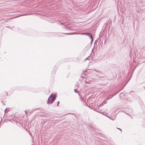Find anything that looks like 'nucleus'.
Wrapping results in <instances>:
<instances>
[{
	"instance_id": "4",
	"label": "nucleus",
	"mask_w": 145,
	"mask_h": 145,
	"mask_svg": "<svg viewBox=\"0 0 145 145\" xmlns=\"http://www.w3.org/2000/svg\"><path fill=\"white\" fill-rule=\"evenodd\" d=\"M63 29L65 30H67L68 31H69L70 30V29L67 27H63Z\"/></svg>"
},
{
	"instance_id": "2",
	"label": "nucleus",
	"mask_w": 145,
	"mask_h": 145,
	"mask_svg": "<svg viewBox=\"0 0 145 145\" xmlns=\"http://www.w3.org/2000/svg\"><path fill=\"white\" fill-rule=\"evenodd\" d=\"M56 99V95L55 94L52 95L51 94L48 99L47 103L48 105L51 104Z\"/></svg>"
},
{
	"instance_id": "14",
	"label": "nucleus",
	"mask_w": 145,
	"mask_h": 145,
	"mask_svg": "<svg viewBox=\"0 0 145 145\" xmlns=\"http://www.w3.org/2000/svg\"><path fill=\"white\" fill-rule=\"evenodd\" d=\"M7 27V28H10V26H7L6 27Z\"/></svg>"
},
{
	"instance_id": "8",
	"label": "nucleus",
	"mask_w": 145,
	"mask_h": 145,
	"mask_svg": "<svg viewBox=\"0 0 145 145\" xmlns=\"http://www.w3.org/2000/svg\"><path fill=\"white\" fill-rule=\"evenodd\" d=\"M59 101H58L57 103V106H58L59 105Z\"/></svg>"
},
{
	"instance_id": "13",
	"label": "nucleus",
	"mask_w": 145,
	"mask_h": 145,
	"mask_svg": "<svg viewBox=\"0 0 145 145\" xmlns=\"http://www.w3.org/2000/svg\"><path fill=\"white\" fill-rule=\"evenodd\" d=\"M27 15V14H22V15L21 16H25V15Z\"/></svg>"
},
{
	"instance_id": "15",
	"label": "nucleus",
	"mask_w": 145,
	"mask_h": 145,
	"mask_svg": "<svg viewBox=\"0 0 145 145\" xmlns=\"http://www.w3.org/2000/svg\"><path fill=\"white\" fill-rule=\"evenodd\" d=\"M81 101H83V99L82 98H81Z\"/></svg>"
},
{
	"instance_id": "7",
	"label": "nucleus",
	"mask_w": 145,
	"mask_h": 145,
	"mask_svg": "<svg viewBox=\"0 0 145 145\" xmlns=\"http://www.w3.org/2000/svg\"><path fill=\"white\" fill-rule=\"evenodd\" d=\"M103 104H106V102L105 101L103 102Z\"/></svg>"
},
{
	"instance_id": "3",
	"label": "nucleus",
	"mask_w": 145,
	"mask_h": 145,
	"mask_svg": "<svg viewBox=\"0 0 145 145\" xmlns=\"http://www.w3.org/2000/svg\"><path fill=\"white\" fill-rule=\"evenodd\" d=\"M114 95H110V96H109V97H107L105 100H109V99H111L112 98V97H113V96H114Z\"/></svg>"
},
{
	"instance_id": "19",
	"label": "nucleus",
	"mask_w": 145,
	"mask_h": 145,
	"mask_svg": "<svg viewBox=\"0 0 145 145\" xmlns=\"http://www.w3.org/2000/svg\"><path fill=\"white\" fill-rule=\"evenodd\" d=\"M86 106H88V105H87V104H86Z\"/></svg>"
},
{
	"instance_id": "11",
	"label": "nucleus",
	"mask_w": 145,
	"mask_h": 145,
	"mask_svg": "<svg viewBox=\"0 0 145 145\" xmlns=\"http://www.w3.org/2000/svg\"><path fill=\"white\" fill-rule=\"evenodd\" d=\"M117 129H118L120 130H121V131H122V130H121V129L119 128H117Z\"/></svg>"
},
{
	"instance_id": "5",
	"label": "nucleus",
	"mask_w": 145,
	"mask_h": 145,
	"mask_svg": "<svg viewBox=\"0 0 145 145\" xmlns=\"http://www.w3.org/2000/svg\"><path fill=\"white\" fill-rule=\"evenodd\" d=\"M52 74H55L56 73V71H52Z\"/></svg>"
},
{
	"instance_id": "26",
	"label": "nucleus",
	"mask_w": 145,
	"mask_h": 145,
	"mask_svg": "<svg viewBox=\"0 0 145 145\" xmlns=\"http://www.w3.org/2000/svg\"><path fill=\"white\" fill-rule=\"evenodd\" d=\"M1 121H0V123H1Z\"/></svg>"
},
{
	"instance_id": "21",
	"label": "nucleus",
	"mask_w": 145,
	"mask_h": 145,
	"mask_svg": "<svg viewBox=\"0 0 145 145\" xmlns=\"http://www.w3.org/2000/svg\"><path fill=\"white\" fill-rule=\"evenodd\" d=\"M96 41H97L96 40H95V43L96 42Z\"/></svg>"
},
{
	"instance_id": "10",
	"label": "nucleus",
	"mask_w": 145,
	"mask_h": 145,
	"mask_svg": "<svg viewBox=\"0 0 145 145\" xmlns=\"http://www.w3.org/2000/svg\"><path fill=\"white\" fill-rule=\"evenodd\" d=\"M25 113L27 115V113L28 112H27L25 111Z\"/></svg>"
},
{
	"instance_id": "22",
	"label": "nucleus",
	"mask_w": 145,
	"mask_h": 145,
	"mask_svg": "<svg viewBox=\"0 0 145 145\" xmlns=\"http://www.w3.org/2000/svg\"><path fill=\"white\" fill-rule=\"evenodd\" d=\"M93 48L92 50V51L93 52Z\"/></svg>"
},
{
	"instance_id": "6",
	"label": "nucleus",
	"mask_w": 145,
	"mask_h": 145,
	"mask_svg": "<svg viewBox=\"0 0 145 145\" xmlns=\"http://www.w3.org/2000/svg\"><path fill=\"white\" fill-rule=\"evenodd\" d=\"M77 89H74V91L75 92V93H77Z\"/></svg>"
},
{
	"instance_id": "25",
	"label": "nucleus",
	"mask_w": 145,
	"mask_h": 145,
	"mask_svg": "<svg viewBox=\"0 0 145 145\" xmlns=\"http://www.w3.org/2000/svg\"><path fill=\"white\" fill-rule=\"evenodd\" d=\"M97 111L99 112L97 110Z\"/></svg>"
},
{
	"instance_id": "9",
	"label": "nucleus",
	"mask_w": 145,
	"mask_h": 145,
	"mask_svg": "<svg viewBox=\"0 0 145 145\" xmlns=\"http://www.w3.org/2000/svg\"><path fill=\"white\" fill-rule=\"evenodd\" d=\"M103 104L102 103V104H100V106H103Z\"/></svg>"
},
{
	"instance_id": "18",
	"label": "nucleus",
	"mask_w": 145,
	"mask_h": 145,
	"mask_svg": "<svg viewBox=\"0 0 145 145\" xmlns=\"http://www.w3.org/2000/svg\"><path fill=\"white\" fill-rule=\"evenodd\" d=\"M1 102H2V104H3V103H4V102L3 101H2Z\"/></svg>"
},
{
	"instance_id": "24",
	"label": "nucleus",
	"mask_w": 145,
	"mask_h": 145,
	"mask_svg": "<svg viewBox=\"0 0 145 145\" xmlns=\"http://www.w3.org/2000/svg\"><path fill=\"white\" fill-rule=\"evenodd\" d=\"M12 28H11V29L12 30Z\"/></svg>"
},
{
	"instance_id": "20",
	"label": "nucleus",
	"mask_w": 145,
	"mask_h": 145,
	"mask_svg": "<svg viewBox=\"0 0 145 145\" xmlns=\"http://www.w3.org/2000/svg\"><path fill=\"white\" fill-rule=\"evenodd\" d=\"M125 114H127V115H129V114H127L126 113H125Z\"/></svg>"
},
{
	"instance_id": "12",
	"label": "nucleus",
	"mask_w": 145,
	"mask_h": 145,
	"mask_svg": "<svg viewBox=\"0 0 145 145\" xmlns=\"http://www.w3.org/2000/svg\"><path fill=\"white\" fill-rule=\"evenodd\" d=\"M132 93H134V92L133 91H131V92H130V93L131 94H132Z\"/></svg>"
},
{
	"instance_id": "1",
	"label": "nucleus",
	"mask_w": 145,
	"mask_h": 145,
	"mask_svg": "<svg viewBox=\"0 0 145 145\" xmlns=\"http://www.w3.org/2000/svg\"><path fill=\"white\" fill-rule=\"evenodd\" d=\"M61 33L66 35H72L74 34H81L82 35H87L88 36L89 38L91 39V42H92L93 41V37L91 34L89 33Z\"/></svg>"
},
{
	"instance_id": "17",
	"label": "nucleus",
	"mask_w": 145,
	"mask_h": 145,
	"mask_svg": "<svg viewBox=\"0 0 145 145\" xmlns=\"http://www.w3.org/2000/svg\"><path fill=\"white\" fill-rule=\"evenodd\" d=\"M88 57H87L85 60H86L88 59Z\"/></svg>"
},
{
	"instance_id": "16",
	"label": "nucleus",
	"mask_w": 145,
	"mask_h": 145,
	"mask_svg": "<svg viewBox=\"0 0 145 145\" xmlns=\"http://www.w3.org/2000/svg\"><path fill=\"white\" fill-rule=\"evenodd\" d=\"M6 95H8V93L7 92H6Z\"/></svg>"
},
{
	"instance_id": "23",
	"label": "nucleus",
	"mask_w": 145,
	"mask_h": 145,
	"mask_svg": "<svg viewBox=\"0 0 145 145\" xmlns=\"http://www.w3.org/2000/svg\"><path fill=\"white\" fill-rule=\"evenodd\" d=\"M6 109H5V111H6Z\"/></svg>"
}]
</instances>
